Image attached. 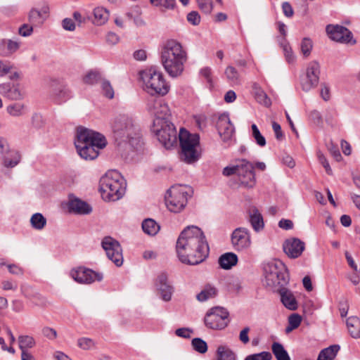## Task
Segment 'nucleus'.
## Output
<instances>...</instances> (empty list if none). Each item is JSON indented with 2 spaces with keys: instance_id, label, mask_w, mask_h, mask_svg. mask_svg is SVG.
Segmentation results:
<instances>
[{
  "instance_id": "obj_20",
  "label": "nucleus",
  "mask_w": 360,
  "mask_h": 360,
  "mask_svg": "<svg viewBox=\"0 0 360 360\" xmlns=\"http://www.w3.org/2000/svg\"><path fill=\"white\" fill-rule=\"evenodd\" d=\"M284 252L290 257L295 259L299 257L305 248V244L300 239L292 238L287 239L283 245Z\"/></svg>"
},
{
  "instance_id": "obj_34",
  "label": "nucleus",
  "mask_w": 360,
  "mask_h": 360,
  "mask_svg": "<svg viewBox=\"0 0 360 360\" xmlns=\"http://www.w3.org/2000/svg\"><path fill=\"white\" fill-rule=\"evenodd\" d=\"M160 229V225L153 219H146L142 222L143 232L149 236H155Z\"/></svg>"
},
{
  "instance_id": "obj_21",
  "label": "nucleus",
  "mask_w": 360,
  "mask_h": 360,
  "mask_svg": "<svg viewBox=\"0 0 360 360\" xmlns=\"http://www.w3.org/2000/svg\"><path fill=\"white\" fill-rule=\"evenodd\" d=\"M155 285L164 301L168 302L172 299L174 288L169 284L167 275L165 273L162 272L158 275Z\"/></svg>"
},
{
  "instance_id": "obj_27",
  "label": "nucleus",
  "mask_w": 360,
  "mask_h": 360,
  "mask_svg": "<svg viewBox=\"0 0 360 360\" xmlns=\"http://www.w3.org/2000/svg\"><path fill=\"white\" fill-rule=\"evenodd\" d=\"M20 48V43L11 39L0 40V56H9L16 52Z\"/></svg>"
},
{
  "instance_id": "obj_55",
  "label": "nucleus",
  "mask_w": 360,
  "mask_h": 360,
  "mask_svg": "<svg viewBox=\"0 0 360 360\" xmlns=\"http://www.w3.org/2000/svg\"><path fill=\"white\" fill-rule=\"evenodd\" d=\"M187 20L193 25H198L200 22V16L197 11H191L187 15Z\"/></svg>"
},
{
  "instance_id": "obj_3",
  "label": "nucleus",
  "mask_w": 360,
  "mask_h": 360,
  "mask_svg": "<svg viewBox=\"0 0 360 360\" xmlns=\"http://www.w3.org/2000/svg\"><path fill=\"white\" fill-rule=\"evenodd\" d=\"M113 132L118 145L128 144L132 149L141 146V134L139 125L126 115H120L114 122Z\"/></svg>"
},
{
  "instance_id": "obj_35",
  "label": "nucleus",
  "mask_w": 360,
  "mask_h": 360,
  "mask_svg": "<svg viewBox=\"0 0 360 360\" xmlns=\"http://www.w3.org/2000/svg\"><path fill=\"white\" fill-rule=\"evenodd\" d=\"M271 350L277 360H290V357L283 345L278 342L271 345Z\"/></svg>"
},
{
  "instance_id": "obj_54",
  "label": "nucleus",
  "mask_w": 360,
  "mask_h": 360,
  "mask_svg": "<svg viewBox=\"0 0 360 360\" xmlns=\"http://www.w3.org/2000/svg\"><path fill=\"white\" fill-rule=\"evenodd\" d=\"M6 96L11 100H18L21 98V93L17 86L13 85Z\"/></svg>"
},
{
  "instance_id": "obj_17",
  "label": "nucleus",
  "mask_w": 360,
  "mask_h": 360,
  "mask_svg": "<svg viewBox=\"0 0 360 360\" xmlns=\"http://www.w3.org/2000/svg\"><path fill=\"white\" fill-rule=\"evenodd\" d=\"M0 154L2 155L3 165L7 168L15 167L20 161L18 151L11 150L7 140L2 136H0Z\"/></svg>"
},
{
  "instance_id": "obj_26",
  "label": "nucleus",
  "mask_w": 360,
  "mask_h": 360,
  "mask_svg": "<svg viewBox=\"0 0 360 360\" xmlns=\"http://www.w3.org/2000/svg\"><path fill=\"white\" fill-rule=\"evenodd\" d=\"M248 217V221L256 232H259L264 229L263 217L257 207H252L249 209Z\"/></svg>"
},
{
  "instance_id": "obj_58",
  "label": "nucleus",
  "mask_w": 360,
  "mask_h": 360,
  "mask_svg": "<svg viewBox=\"0 0 360 360\" xmlns=\"http://www.w3.org/2000/svg\"><path fill=\"white\" fill-rule=\"evenodd\" d=\"M42 334L49 340H55L57 338V332L50 327H44L42 329Z\"/></svg>"
},
{
  "instance_id": "obj_30",
  "label": "nucleus",
  "mask_w": 360,
  "mask_h": 360,
  "mask_svg": "<svg viewBox=\"0 0 360 360\" xmlns=\"http://www.w3.org/2000/svg\"><path fill=\"white\" fill-rule=\"evenodd\" d=\"M218 292L217 289L211 284L205 285L202 290L196 295V299L199 302H205L210 298L217 296Z\"/></svg>"
},
{
  "instance_id": "obj_43",
  "label": "nucleus",
  "mask_w": 360,
  "mask_h": 360,
  "mask_svg": "<svg viewBox=\"0 0 360 360\" xmlns=\"http://www.w3.org/2000/svg\"><path fill=\"white\" fill-rule=\"evenodd\" d=\"M7 111L12 116H20L24 112V105L19 103H14L7 108Z\"/></svg>"
},
{
  "instance_id": "obj_8",
  "label": "nucleus",
  "mask_w": 360,
  "mask_h": 360,
  "mask_svg": "<svg viewBox=\"0 0 360 360\" xmlns=\"http://www.w3.org/2000/svg\"><path fill=\"white\" fill-rule=\"evenodd\" d=\"M146 90L151 96L166 95L169 90V86L165 82L162 73L157 68L151 67L141 73Z\"/></svg>"
},
{
  "instance_id": "obj_40",
  "label": "nucleus",
  "mask_w": 360,
  "mask_h": 360,
  "mask_svg": "<svg viewBox=\"0 0 360 360\" xmlns=\"http://www.w3.org/2000/svg\"><path fill=\"white\" fill-rule=\"evenodd\" d=\"M19 347L22 352H27L26 349L32 348L35 345V341L34 338L29 335H20L18 338Z\"/></svg>"
},
{
  "instance_id": "obj_53",
  "label": "nucleus",
  "mask_w": 360,
  "mask_h": 360,
  "mask_svg": "<svg viewBox=\"0 0 360 360\" xmlns=\"http://www.w3.org/2000/svg\"><path fill=\"white\" fill-rule=\"evenodd\" d=\"M12 68L13 66L11 65L10 62L0 60V77L9 73Z\"/></svg>"
},
{
  "instance_id": "obj_2",
  "label": "nucleus",
  "mask_w": 360,
  "mask_h": 360,
  "mask_svg": "<svg viewBox=\"0 0 360 360\" xmlns=\"http://www.w3.org/2000/svg\"><path fill=\"white\" fill-rule=\"evenodd\" d=\"M160 59L165 71L171 77H176L184 71L187 53L180 42L168 39L161 47Z\"/></svg>"
},
{
  "instance_id": "obj_11",
  "label": "nucleus",
  "mask_w": 360,
  "mask_h": 360,
  "mask_svg": "<svg viewBox=\"0 0 360 360\" xmlns=\"http://www.w3.org/2000/svg\"><path fill=\"white\" fill-rule=\"evenodd\" d=\"M101 245L110 260H111L117 266L122 265V249L117 240L110 236H106L103 239Z\"/></svg>"
},
{
  "instance_id": "obj_42",
  "label": "nucleus",
  "mask_w": 360,
  "mask_h": 360,
  "mask_svg": "<svg viewBox=\"0 0 360 360\" xmlns=\"http://www.w3.org/2000/svg\"><path fill=\"white\" fill-rule=\"evenodd\" d=\"M252 136L254 137L257 144L260 147H264L266 146V139L264 136L260 133L258 127L255 124H252L251 126Z\"/></svg>"
},
{
  "instance_id": "obj_7",
  "label": "nucleus",
  "mask_w": 360,
  "mask_h": 360,
  "mask_svg": "<svg viewBox=\"0 0 360 360\" xmlns=\"http://www.w3.org/2000/svg\"><path fill=\"white\" fill-rule=\"evenodd\" d=\"M181 146L180 158L188 164L195 162L200 158L197 146L200 143V136L198 134H191L187 130L181 129L179 133Z\"/></svg>"
},
{
  "instance_id": "obj_61",
  "label": "nucleus",
  "mask_w": 360,
  "mask_h": 360,
  "mask_svg": "<svg viewBox=\"0 0 360 360\" xmlns=\"http://www.w3.org/2000/svg\"><path fill=\"white\" fill-rule=\"evenodd\" d=\"M41 18V12L37 9H32L29 13V20L31 22H37Z\"/></svg>"
},
{
  "instance_id": "obj_32",
  "label": "nucleus",
  "mask_w": 360,
  "mask_h": 360,
  "mask_svg": "<svg viewBox=\"0 0 360 360\" xmlns=\"http://www.w3.org/2000/svg\"><path fill=\"white\" fill-rule=\"evenodd\" d=\"M109 18L108 11L103 7H96L94 10L93 22L96 25H104Z\"/></svg>"
},
{
  "instance_id": "obj_57",
  "label": "nucleus",
  "mask_w": 360,
  "mask_h": 360,
  "mask_svg": "<svg viewBox=\"0 0 360 360\" xmlns=\"http://www.w3.org/2000/svg\"><path fill=\"white\" fill-rule=\"evenodd\" d=\"M7 267L9 273L13 275L22 276L24 274L23 269L17 264H8Z\"/></svg>"
},
{
  "instance_id": "obj_38",
  "label": "nucleus",
  "mask_w": 360,
  "mask_h": 360,
  "mask_svg": "<svg viewBox=\"0 0 360 360\" xmlns=\"http://www.w3.org/2000/svg\"><path fill=\"white\" fill-rule=\"evenodd\" d=\"M217 360H236V354L226 346H219L217 350Z\"/></svg>"
},
{
  "instance_id": "obj_45",
  "label": "nucleus",
  "mask_w": 360,
  "mask_h": 360,
  "mask_svg": "<svg viewBox=\"0 0 360 360\" xmlns=\"http://www.w3.org/2000/svg\"><path fill=\"white\" fill-rule=\"evenodd\" d=\"M101 79V75L96 71H90L83 78L84 82L88 84H94Z\"/></svg>"
},
{
  "instance_id": "obj_14",
  "label": "nucleus",
  "mask_w": 360,
  "mask_h": 360,
  "mask_svg": "<svg viewBox=\"0 0 360 360\" xmlns=\"http://www.w3.org/2000/svg\"><path fill=\"white\" fill-rule=\"evenodd\" d=\"M161 128L155 129L154 131L158 141L166 148H170L176 141V131L174 125L165 120L160 122Z\"/></svg>"
},
{
  "instance_id": "obj_56",
  "label": "nucleus",
  "mask_w": 360,
  "mask_h": 360,
  "mask_svg": "<svg viewBox=\"0 0 360 360\" xmlns=\"http://www.w3.org/2000/svg\"><path fill=\"white\" fill-rule=\"evenodd\" d=\"M302 321V317L297 314H292L288 318V323L292 328H298Z\"/></svg>"
},
{
  "instance_id": "obj_51",
  "label": "nucleus",
  "mask_w": 360,
  "mask_h": 360,
  "mask_svg": "<svg viewBox=\"0 0 360 360\" xmlns=\"http://www.w3.org/2000/svg\"><path fill=\"white\" fill-rule=\"evenodd\" d=\"M77 345L82 349L87 350L94 346V342L91 338H81L77 340Z\"/></svg>"
},
{
  "instance_id": "obj_4",
  "label": "nucleus",
  "mask_w": 360,
  "mask_h": 360,
  "mask_svg": "<svg viewBox=\"0 0 360 360\" xmlns=\"http://www.w3.org/2000/svg\"><path fill=\"white\" fill-rule=\"evenodd\" d=\"M99 190L102 198L105 201H116L122 198L125 193V184L120 174L110 171L100 179Z\"/></svg>"
},
{
  "instance_id": "obj_64",
  "label": "nucleus",
  "mask_w": 360,
  "mask_h": 360,
  "mask_svg": "<svg viewBox=\"0 0 360 360\" xmlns=\"http://www.w3.org/2000/svg\"><path fill=\"white\" fill-rule=\"evenodd\" d=\"M192 332L191 330L187 328H180L176 330L175 334L181 338H191V333Z\"/></svg>"
},
{
  "instance_id": "obj_12",
  "label": "nucleus",
  "mask_w": 360,
  "mask_h": 360,
  "mask_svg": "<svg viewBox=\"0 0 360 360\" xmlns=\"http://www.w3.org/2000/svg\"><path fill=\"white\" fill-rule=\"evenodd\" d=\"M238 167L237 176L240 184L245 187L252 188L256 183L253 165L242 159L238 161Z\"/></svg>"
},
{
  "instance_id": "obj_49",
  "label": "nucleus",
  "mask_w": 360,
  "mask_h": 360,
  "mask_svg": "<svg viewBox=\"0 0 360 360\" xmlns=\"http://www.w3.org/2000/svg\"><path fill=\"white\" fill-rule=\"evenodd\" d=\"M317 158L319 161V162L322 165V166L324 167L326 172L328 175L333 174L332 169L329 165V162L321 150H318L316 153Z\"/></svg>"
},
{
  "instance_id": "obj_9",
  "label": "nucleus",
  "mask_w": 360,
  "mask_h": 360,
  "mask_svg": "<svg viewBox=\"0 0 360 360\" xmlns=\"http://www.w3.org/2000/svg\"><path fill=\"white\" fill-rule=\"evenodd\" d=\"M106 144V139L101 134L84 127H77L75 140V146L93 145L105 148Z\"/></svg>"
},
{
  "instance_id": "obj_22",
  "label": "nucleus",
  "mask_w": 360,
  "mask_h": 360,
  "mask_svg": "<svg viewBox=\"0 0 360 360\" xmlns=\"http://www.w3.org/2000/svg\"><path fill=\"white\" fill-rule=\"evenodd\" d=\"M217 128L219 134L224 136L225 139L230 138L234 133V127L231 123L228 114H221L217 122Z\"/></svg>"
},
{
  "instance_id": "obj_25",
  "label": "nucleus",
  "mask_w": 360,
  "mask_h": 360,
  "mask_svg": "<svg viewBox=\"0 0 360 360\" xmlns=\"http://www.w3.org/2000/svg\"><path fill=\"white\" fill-rule=\"evenodd\" d=\"M79 156L86 160H92L96 159L99 154L100 146H75Z\"/></svg>"
},
{
  "instance_id": "obj_63",
  "label": "nucleus",
  "mask_w": 360,
  "mask_h": 360,
  "mask_svg": "<svg viewBox=\"0 0 360 360\" xmlns=\"http://www.w3.org/2000/svg\"><path fill=\"white\" fill-rule=\"evenodd\" d=\"M282 10L283 14L288 18H291L294 14L292 7L288 2H283L282 4Z\"/></svg>"
},
{
  "instance_id": "obj_13",
  "label": "nucleus",
  "mask_w": 360,
  "mask_h": 360,
  "mask_svg": "<svg viewBox=\"0 0 360 360\" xmlns=\"http://www.w3.org/2000/svg\"><path fill=\"white\" fill-rule=\"evenodd\" d=\"M146 109L151 115L155 117L153 121L154 127L160 124V122L166 120L167 117L169 115L167 105L164 103L162 100L153 97L148 100Z\"/></svg>"
},
{
  "instance_id": "obj_33",
  "label": "nucleus",
  "mask_w": 360,
  "mask_h": 360,
  "mask_svg": "<svg viewBox=\"0 0 360 360\" xmlns=\"http://www.w3.org/2000/svg\"><path fill=\"white\" fill-rule=\"evenodd\" d=\"M340 347L338 345H331L321 351L317 360H333Z\"/></svg>"
},
{
  "instance_id": "obj_46",
  "label": "nucleus",
  "mask_w": 360,
  "mask_h": 360,
  "mask_svg": "<svg viewBox=\"0 0 360 360\" xmlns=\"http://www.w3.org/2000/svg\"><path fill=\"white\" fill-rule=\"evenodd\" d=\"M272 355L269 352H262L247 356L244 360H271Z\"/></svg>"
},
{
  "instance_id": "obj_19",
  "label": "nucleus",
  "mask_w": 360,
  "mask_h": 360,
  "mask_svg": "<svg viewBox=\"0 0 360 360\" xmlns=\"http://www.w3.org/2000/svg\"><path fill=\"white\" fill-rule=\"evenodd\" d=\"M231 243L237 251L247 249L251 243L249 231L242 227L236 229L231 234Z\"/></svg>"
},
{
  "instance_id": "obj_31",
  "label": "nucleus",
  "mask_w": 360,
  "mask_h": 360,
  "mask_svg": "<svg viewBox=\"0 0 360 360\" xmlns=\"http://www.w3.org/2000/svg\"><path fill=\"white\" fill-rule=\"evenodd\" d=\"M237 262L238 257L233 252H226L222 255L219 259V264L224 269H230L237 264Z\"/></svg>"
},
{
  "instance_id": "obj_37",
  "label": "nucleus",
  "mask_w": 360,
  "mask_h": 360,
  "mask_svg": "<svg viewBox=\"0 0 360 360\" xmlns=\"http://www.w3.org/2000/svg\"><path fill=\"white\" fill-rule=\"evenodd\" d=\"M224 74L226 75L227 81L231 85L233 86L240 84V75L233 66H227V68L225 70Z\"/></svg>"
},
{
  "instance_id": "obj_28",
  "label": "nucleus",
  "mask_w": 360,
  "mask_h": 360,
  "mask_svg": "<svg viewBox=\"0 0 360 360\" xmlns=\"http://www.w3.org/2000/svg\"><path fill=\"white\" fill-rule=\"evenodd\" d=\"M252 94L259 103L266 107H269L271 105V99L257 83L252 84Z\"/></svg>"
},
{
  "instance_id": "obj_52",
  "label": "nucleus",
  "mask_w": 360,
  "mask_h": 360,
  "mask_svg": "<svg viewBox=\"0 0 360 360\" xmlns=\"http://www.w3.org/2000/svg\"><path fill=\"white\" fill-rule=\"evenodd\" d=\"M200 75L204 77L209 84L210 87H213V82L212 79V70L209 67H205L200 70Z\"/></svg>"
},
{
  "instance_id": "obj_60",
  "label": "nucleus",
  "mask_w": 360,
  "mask_h": 360,
  "mask_svg": "<svg viewBox=\"0 0 360 360\" xmlns=\"http://www.w3.org/2000/svg\"><path fill=\"white\" fill-rule=\"evenodd\" d=\"M328 150L331 155L335 159L336 161H340L342 158V155L339 150L338 146L334 145L333 143L328 146Z\"/></svg>"
},
{
  "instance_id": "obj_15",
  "label": "nucleus",
  "mask_w": 360,
  "mask_h": 360,
  "mask_svg": "<svg viewBox=\"0 0 360 360\" xmlns=\"http://www.w3.org/2000/svg\"><path fill=\"white\" fill-rule=\"evenodd\" d=\"M321 66L318 61L312 60L307 65L306 79L302 82V88L304 91H309L315 88L319 82Z\"/></svg>"
},
{
  "instance_id": "obj_36",
  "label": "nucleus",
  "mask_w": 360,
  "mask_h": 360,
  "mask_svg": "<svg viewBox=\"0 0 360 360\" xmlns=\"http://www.w3.org/2000/svg\"><path fill=\"white\" fill-rule=\"evenodd\" d=\"M53 94L58 103H63L71 97L70 90L65 85H60L58 88L55 89Z\"/></svg>"
},
{
  "instance_id": "obj_24",
  "label": "nucleus",
  "mask_w": 360,
  "mask_h": 360,
  "mask_svg": "<svg viewBox=\"0 0 360 360\" xmlns=\"http://www.w3.org/2000/svg\"><path fill=\"white\" fill-rule=\"evenodd\" d=\"M281 296V302L290 310H296L297 309V300L292 292L288 289L282 287L276 289Z\"/></svg>"
},
{
  "instance_id": "obj_16",
  "label": "nucleus",
  "mask_w": 360,
  "mask_h": 360,
  "mask_svg": "<svg viewBox=\"0 0 360 360\" xmlns=\"http://www.w3.org/2000/svg\"><path fill=\"white\" fill-rule=\"evenodd\" d=\"M70 275L75 281L82 284H90L96 281H101L103 278V274L83 266L72 270Z\"/></svg>"
},
{
  "instance_id": "obj_47",
  "label": "nucleus",
  "mask_w": 360,
  "mask_h": 360,
  "mask_svg": "<svg viewBox=\"0 0 360 360\" xmlns=\"http://www.w3.org/2000/svg\"><path fill=\"white\" fill-rule=\"evenodd\" d=\"M313 44L309 38H304L301 43V51L304 57H308L311 51Z\"/></svg>"
},
{
  "instance_id": "obj_41",
  "label": "nucleus",
  "mask_w": 360,
  "mask_h": 360,
  "mask_svg": "<svg viewBox=\"0 0 360 360\" xmlns=\"http://www.w3.org/2000/svg\"><path fill=\"white\" fill-rule=\"evenodd\" d=\"M191 344L193 349L200 354H204L207 351L206 342L200 338H193Z\"/></svg>"
},
{
  "instance_id": "obj_5",
  "label": "nucleus",
  "mask_w": 360,
  "mask_h": 360,
  "mask_svg": "<svg viewBox=\"0 0 360 360\" xmlns=\"http://www.w3.org/2000/svg\"><path fill=\"white\" fill-rule=\"evenodd\" d=\"M264 284L276 290L288 283L289 275L284 264L280 261L269 262L264 266Z\"/></svg>"
},
{
  "instance_id": "obj_59",
  "label": "nucleus",
  "mask_w": 360,
  "mask_h": 360,
  "mask_svg": "<svg viewBox=\"0 0 360 360\" xmlns=\"http://www.w3.org/2000/svg\"><path fill=\"white\" fill-rule=\"evenodd\" d=\"M272 128L275 133L276 139L278 141H282L284 139V134L281 130V125L276 122H273Z\"/></svg>"
},
{
  "instance_id": "obj_10",
  "label": "nucleus",
  "mask_w": 360,
  "mask_h": 360,
  "mask_svg": "<svg viewBox=\"0 0 360 360\" xmlns=\"http://www.w3.org/2000/svg\"><path fill=\"white\" fill-rule=\"evenodd\" d=\"M229 313L224 307H215L212 308L205 317V326L213 330H222L225 328L229 323Z\"/></svg>"
},
{
  "instance_id": "obj_50",
  "label": "nucleus",
  "mask_w": 360,
  "mask_h": 360,
  "mask_svg": "<svg viewBox=\"0 0 360 360\" xmlns=\"http://www.w3.org/2000/svg\"><path fill=\"white\" fill-rule=\"evenodd\" d=\"M281 45L287 61L292 63L295 60V57L290 44L285 41L283 43L281 42Z\"/></svg>"
},
{
  "instance_id": "obj_6",
  "label": "nucleus",
  "mask_w": 360,
  "mask_h": 360,
  "mask_svg": "<svg viewBox=\"0 0 360 360\" xmlns=\"http://www.w3.org/2000/svg\"><path fill=\"white\" fill-rule=\"evenodd\" d=\"M193 193V188L186 185H174L167 192L165 204L169 211L175 213L183 210L188 199Z\"/></svg>"
},
{
  "instance_id": "obj_39",
  "label": "nucleus",
  "mask_w": 360,
  "mask_h": 360,
  "mask_svg": "<svg viewBox=\"0 0 360 360\" xmlns=\"http://www.w3.org/2000/svg\"><path fill=\"white\" fill-rule=\"evenodd\" d=\"M30 223L36 230H41L46 225V219L41 213L34 214L30 219Z\"/></svg>"
},
{
  "instance_id": "obj_62",
  "label": "nucleus",
  "mask_w": 360,
  "mask_h": 360,
  "mask_svg": "<svg viewBox=\"0 0 360 360\" xmlns=\"http://www.w3.org/2000/svg\"><path fill=\"white\" fill-rule=\"evenodd\" d=\"M33 28L27 24H23L19 27V34L22 37H28L32 33Z\"/></svg>"
},
{
  "instance_id": "obj_23",
  "label": "nucleus",
  "mask_w": 360,
  "mask_h": 360,
  "mask_svg": "<svg viewBox=\"0 0 360 360\" xmlns=\"http://www.w3.org/2000/svg\"><path fill=\"white\" fill-rule=\"evenodd\" d=\"M68 208L70 212L78 214H89L92 211L90 205L77 198L70 199Z\"/></svg>"
},
{
  "instance_id": "obj_1",
  "label": "nucleus",
  "mask_w": 360,
  "mask_h": 360,
  "mask_svg": "<svg viewBox=\"0 0 360 360\" xmlns=\"http://www.w3.org/2000/svg\"><path fill=\"white\" fill-rule=\"evenodd\" d=\"M176 250L182 263L196 265L208 257L210 248L202 231L196 226H188L177 239Z\"/></svg>"
},
{
  "instance_id": "obj_29",
  "label": "nucleus",
  "mask_w": 360,
  "mask_h": 360,
  "mask_svg": "<svg viewBox=\"0 0 360 360\" xmlns=\"http://www.w3.org/2000/svg\"><path fill=\"white\" fill-rule=\"evenodd\" d=\"M348 332L353 338H360V319L356 316H351L347 319Z\"/></svg>"
},
{
  "instance_id": "obj_48",
  "label": "nucleus",
  "mask_w": 360,
  "mask_h": 360,
  "mask_svg": "<svg viewBox=\"0 0 360 360\" xmlns=\"http://www.w3.org/2000/svg\"><path fill=\"white\" fill-rule=\"evenodd\" d=\"M199 8L205 13L210 14L213 8L212 0H196Z\"/></svg>"
},
{
  "instance_id": "obj_44",
  "label": "nucleus",
  "mask_w": 360,
  "mask_h": 360,
  "mask_svg": "<svg viewBox=\"0 0 360 360\" xmlns=\"http://www.w3.org/2000/svg\"><path fill=\"white\" fill-rule=\"evenodd\" d=\"M101 89L103 94L105 97L110 99L114 97V90L108 80L104 79H102Z\"/></svg>"
},
{
  "instance_id": "obj_18",
  "label": "nucleus",
  "mask_w": 360,
  "mask_h": 360,
  "mask_svg": "<svg viewBox=\"0 0 360 360\" xmlns=\"http://www.w3.org/2000/svg\"><path fill=\"white\" fill-rule=\"evenodd\" d=\"M326 30L329 38L333 41L342 43H356V41L353 40L352 32L344 26L328 25L326 26Z\"/></svg>"
}]
</instances>
